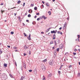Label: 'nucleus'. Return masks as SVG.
<instances>
[{"label": "nucleus", "mask_w": 80, "mask_h": 80, "mask_svg": "<svg viewBox=\"0 0 80 80\" xmlns=\"http://www.w3.org/2000/svg\"><path fill=\"white\" fill-rule=\"evenodd\" d=\"M57 32V30H56L55 31L53 30L52 31H51V33H56Z\"/></svg>", "instance_id": "nucleus-1"}, {"label": "nucleus", "mask_w": 80, "mask_h": 80, "mask_svg": "<svg viewBox=\"0 0 80 80\" xmlns=\"http://www.w3.org/2000/svg\"><path fill=\"white\" fill-rule=\"evenodd\" d=\"M63 48V46L60 45H59V48L60 49H62Z\"/></svg>", "instance_id": "nucleus-2"}, {"label": "nucleus", "mask_w": 80, "mask_h": 80, "mask_svg": "<svg viewBox=\"0 0 80 80\" xmlns=\"http://www.w3.org/2000/svg\"><path fill=\"white\" fill-rule=\"evenodd\" d=\"M49 64L50 65H52L53 64V62H52L51 61H50L49 62Z\"/></svg>", "instance_id": "nucleus-3"}, {"label": "nucleus", "mask_w": 80, "mask_h": 80, "mask_svg": "<svg viewBox=\"0 0 80 80\" xmlns=\"http://www.w3.org/2000/svg\"><path fill=\"white\" fill-rule=\"evenodd\" d=\"M3 77L4 78V80L7 79V75H4Z\"/></svg>", "instance_id": "nucleus-4"}, {"label": "nucleus", "mask_w": 80, "mask_h": 80, "mask_svg": "<svg viewBox=\"0 0 80 80\" xmlns=\"http://www.w3.org/2000/svg\"><path fill=\"white\" fill-rule=\"evenodd\" d=\"M56 37V36L55 35V34H53V37L52 38L53 40H55V39Z\"/></svg>", "instance_id": "nucleus-5"}, {"label": "nucleus", "mask_w": 80, "mask_h": 80, "mask_svg": "<svg viewBox=\"0 0 80 80\" xmlns=\"http://www.w3.org/2000/svg\"><path fill=\"white\" fill-rule=\"evenodd\" d=\"M57 41L58 44L60 43V40H59L58 39H57Z\"/></svg>", "instance_id": "nucleus-6"}, {"label": "nucleus", "mask_w": 80, "mask_h": 80, "mask_svg": "<svg viewBox=\"0 0 80 80\" xmlns=\"http://www.w3.org/2000/svg\"><path fill=\"white\" fill-rule=\"evenodd\" d=\"M28 47H27L26 45H25L24 46V48L25 49V50H26V49H28Z\"/></svg>", "instance_id": "nucleus-7"}, {"label": "nucleus", "mask_w": 80, "mask_h": 80, "mask_svg": "<svg viewBox=\"0 0 80 80\" xmlns=\"http://www.w3.org/2000/svg\"><path fill=\"white\" fill-rule=\"evenodd\" d=\"M33 72H34V74H37V70H36V69H35L34 70Z\"/></svg>", "instance_id": "nucleus-8"}, {"label": "nucleus", "mask_w": 80, "mask_h": 80, "mask_svg": "<svg viewBox=\"0 0 80 80\" xmlns=\"http://www.w3.org/2000/svg\"><path fill=\"white\" fill-rule=\"evenodd\" d=\"M78 42H79V40H80V39H79V38H80V35H78Z\"/></svg>", "instance_id": "nucleus-9"}, {"label": "nucleus", "mask_w": 80, "mask_h": 80, "mask_svg": "<svg viewBox=\"0 0 80 80\" xmlns=\"http://www.w3.org/2000/svg\"><path fill=\"white\" fill-rule=\"evenodd\" d=\"M46 68H45V67H44V68H42V70H43V71H45V70H46Z\"/></svg>", "instance_id": "nucleus-10"}, {"label": "nucleus", "mask_w": 80, "mask_h": 80, "mask_svg": "<svg viewBox=\"0 0 80 80\" xmlns=\"http://www.w3.org/2000/svg\"><path fill=\"white\" fill-rule=\"evenodd\" d=\"M54 42L55 43V46H56L57 45V42H56V40H54Z\"/></svg>", "instance_id": "nucleus-11"}, {"label": "nucleus", "mask_w": 80, "mask_h": 80, "mask_svg": "<svg viewBox=\"0 0 80 80\" xmlns=\"http://www.w3.org/2000/svg\"><path fill=\"white\" fill-rule=\"evenodd\" d=\"M42 18H44V20H45V19L47 18V17H45V16H43L42 17Z\"/></svg>", "instance_id": "nucleus-12"}, {"label": "nucleus", "mask_w": 80, "mask_h": 80, "mask_svg": "<svg viewBox=\"0 0 80 80\" xmlns=\"http://www.w3.org/2000/svg\"><path fill=\"white\" fill-rule=\"evenodd\" d=\"M51 75H52V74H48V78H50V77H51Z\"/></svg>", "instance_id": "nucleus-13"}, {"label": "nucleus", "mask_w": 80, "mask_h": 80, "mask_svg": "<svg viewBox=\"0 0 80 80\" xmlns=\"http://www.w3.org/2000/svg\"><path fill=\"white\" fill-rule=\"evenodd\" d=\"M9 76H10V77L11 78H13V76H12V74H9Z\"/></svg>", "instance_id": "nucleus-14"}, {"label": "nucleus", "mask_w": 80, "mask_h": 80, "mask_svg": "<svg viewBox=\"0 0 80 80\" xmlns=\"http://www.w3.org/2000/svg\"><path fill=\"white\" fill-rule=\"evenodd\" d=\"M47 59H46L44 60L43 61H42V62H47Z\"/></svg>", "instance_id": "nucleus-15"}, {"label": "nucleus", "mask_w": 80, "mask_h": 80, "mask_svg": "<svg viewBox=\"0 0 80 80\" xmlns=\"http://www.w3.org/2000/svg\"><path fill=\"white\" fill-rule=\"evenodd\" d=\"M34 10H37V7H35L34 8Z\"/></svg>", "instance_id": "nucleus-16"}, {"label": "nucleus", "mask_w": 80, "mask_h": 80, "mask_svg": "<svg viewBox=\"0 0 80 80\" xmlns=\"http://www.w3.org/2000/svg\"><path fill=\"white\" fill-rule=\"evenodd\" d=\"M4 67H7V64H6V63H5V64H4Z\"/></svg>", "instance_id": "nucleus-17"}, {"label": "nucleus", "mask_w": 80, "mask_h": 80, "mask_svg": "<svg viewBox=\"0 0 80 80\" xmlns=\"http://www.w3.org/2000/svg\"><path fill=\"white\" fill-rule=\"evenodd\" d=\"M48 13L49 14V15H51V12H50V11L48 12Z\"/></svg>", "instance_id": "nucleus-18"}, {"label": "nucleus", "mask_w": 80, "mask_h": 80, "mask_svg": "<svg viewBox=\"0 0 80 80\" xmlns=\"http://www.w3.org/2000/svg\"><path fill=\"white\" fill-rule=\"evenodd\" d=\"M28 17L30 18L31 17V15L30 14H29L28 16Z\"/></svg>", "instance_id": "nucleus-19"}, {"label": "nucleus", "mask_w": 80, "mask_h": 80, "mask_svg": "<svg viewBox=\"0 0 80 80\" xmlns=\"http://www.w3.org/2000/svg\"><path fill=\"white\" fill-rule=\"evenodd\" d=\"M65 24H64V27H63V28L64 29H65V28H66V27H65Z\"/></svg>", "instance_id": "nucleus-20"}, {"label": "nucleus", "mask_w": 80, "mask_h": 80, "mask_svg": "<svg viewBox=\"0 0 80 80\" xmlns=\"http://www.w3.org/2000/svg\"><path fill=\"white\" fill-rule=\"evenodd\" d=\"M53 41L51 42L50 45H51V44H53Z\"/></svg>", "instance_id": "nucleus-21"}, {"label": "nucleus", "mask_w": 80, "mask_h": 80, "mask_svg": "<svg viewBox=\"0 0 80 80\" xmlns=\"http://www.w3.org/2000/svg\"><path fill=\"white\" fill-rule=\"evenodd\" d=\"M13 49H17V47H14Z\"/></svg>", "instance_id": "nucleus-22"}, {"label": "nucleus", "mask_w": 80, "mask_h": 80, "mask_svg": "<svg viewBox=\"0 0 80 80\" xmlns=\"http://www.w3.org/2000/svg\"><path fill=\"white\" fill-rule=\"evenodd\" d=\"M28 38L29 40H31V38H29L28 37Z\"/></svg>", "instance_id": "nucleus-23"}, {"label": "nucleus", "mask_w": 80, "mask_h": 80, "mask_svg": "<svg viewBox=\"0 0 80 80\" xmlns=\"http://www.w3.org/2000/svg\"><path fill=\"white\" fill-rule=\"evenodd\" d=\"M21 2V1L19 0L18 2V3H20Z\"/></svg>", "instance_id": "nucleus-24"}, {"label": "nucleus", "mask_w": 80, "mask_h": 80, "mask_svg": "<svg viewBox=\"0 0 80 80\" xmlns=\"http://www.w3.org/2000/svg\"><path fill=\"white\" fill-rule=\"evenodd\" d=\"M13 33H14V32H11V34H12V35H13Z\"/></svg>", "instance_id": "nucleus-25"}, {"label": "nucleus", "mask_w": 80, "mask_h": 80, "mask_svg": "<svg viewBox=\"0 0 80 80\" xmlns=\"http://www.w3.org/2000/svg\"><path fill=\"white\" fill-rule=\"evenodd\" d=\"M78 77H80V73H78Z\"/></svg>", "instance_id": "nucleus-26"}, {"label": "nucleus", "mask_w": 80, "mask_h": 80, "mask_svg": "<svg viewBox=\"0 0 80 80\" xmlns=\"http://www.w3.org/2000/svg\"><path fill=\"white\" fill-rule=\"evenodd\" d=\"M73 54L74 55H77V53L75 52H73Z\"/></svg>", "instance_id": "nucleus-27"}, {"label": "nucleus", "mask_w": 80, "mask_h": 80, "mask_svg": "<svg viewBox=\"0 0 80 80\" xmlns=\"http://www.w3.org/2000/svg\"><path fill=\"white\" fill-rule=\"evenodd\" d=\"M59 50H60V49H59V48H58L57 49V52H58V51H59Z\"/></svg>", "instance_id": "nucleus-28"}, {"label": "nucleus", "mask_w": 80, "mask_h": 80, "mask_svg": "<svg viewBox=\"0 0 80 80\" xmlns=\"http://www.w3.org/2000/svg\"><path fill=\"white\" fill-rule=\"evenodd\" d=\"M23 34L24 35V37H27V35H26V34H25V33H24Z\"/></svg>", "instance_id": "nucleus-29"}, {"label": "nucleus", "mask_w": 80, "mask_h": 80, "mask_svg": "<svg viewBox=\"0 0 80 80\" xmlns=\"http://www.w3.org/2000/svg\"><path fill=\"white\" fill-rule=\"evenodd\" d=\"M46 5H47V6L48 7H49V6H50V5H49V4H48V3L46 4Z\"/></svg>", "instance_id": "nucleus-30"}, {"label": "nucleus", "mask_w": 80, "mask_h": 80, "mask_svg": "<svg viewBox=\"0 0 80 80\" xmlns=\"http://www.w3.org/2000/svg\"><path fill=\"white\" fill-rule=\"evenodd\" d=\"M13 62H14V63H16V61H15V60H13Z\"/></svg>", "instance_id": "nucleus-31"}, {"label": "nucleus", "mask_w": 80, "mask_h": 80, "mask_svg": "<svg viewBox=\"0 0 80 80\" xmlns=\"http://www.w3.org/2000/svg\"><path fill=\"white\" fill-rule=\"evenodd\" d=\"M39 20H40V18H38L37 19V21H39Z\"/></svg>", "instance_id": "nucleus-32"}, {"label": "nucleus", "mask_w": 80, "mask_h": 80, "mask_svg": "<svg viewBox=\"0 0 80 80\" xmlns=\"http://www.w3.org/2000/svg\"><path fill=\"white\" fill-rule=\"evenodd\" d=\"M39 14H40V13L38 12V13H36L37 15H39Z\"/></svg>", "instance_id": "nucleus-33"}, {"label": "nucleus", "mask_w": 80, "mask_h": 80, "mask_svg": "<svg viewBox=\"0 0 80 80\" xmlns=\"http://www.w3.org/2000/svg\"><path fill=\"white\" fill-rule=\"evenodd\" d=\"M4 12V11H3V10H1V12H2V13H3V12Z\"/></svg>", "instance_id": "nucleus-34"}, {"label": "nucleus", "mask_w": 80, "mask_h": 80, "mask_svg": "<svg viewBox=\"0 0 80 80\" xmlns=\"http://www.w3.org/2000/svg\"><path fill=\"white\" fill-rule=\"evenodd\" d=\"M34 6V5H33V4H31V7H33Z\"/></svg>", "instance_id": "nucleus-35"}, {"label": "nucleus", "mask_w": 80, "mask_h": 80, "mask_svg": "<svg viewBox=\"0 0 80 80\" xmlns=\"http://www.w3.org/2000/svg\"><path fill=\"white\" fill-rule=\"evenodd\" d=\"M29 72H32V70H29Z\"/></svg>", "instance_id": "nucleus-36"}, {"label": "nucleus", "mask_w": 80, "mask_h": 80, "mask_svg": "<svg viewBox=\"0 0 80 80\" xmlns=\"http://www.w3.org/2000/svg\"><path fill=\"white\" fill-rule=\"evenodd\" d=\"M57 33L58 34H60V32L59 31H58Z\"/></svg>", "instance_id": "nucleus-37"}, {"label": "nucleus", "mask_w": 80, "mask_h": 80, "mask_svg": "<svg viewBox=\"0 0 80 80\" xmlns=\"http://www.w3.org/2000/svg\"><path fill=\"white\" fill-rule=\"evenodd\" d=\"M23 55L24 56H25V55H27V54L25 53H23Z\"/></svg>", "instance_id": "nucleus-38"}, {"label": "nucleus", "mask_w": 80, "mask_h": 80, "mask_svg": "<svg viewBox=\"0 0 80 80\" xmlns=\"http://www.w3.org/2000/svg\"><path fill=\"white\" fill-rule=\"evenodd\" d=\"M25 3L24 2L23 4V6L24 7L25 6Z\"/></svg>", "instance_id": "nucleus-39"}, {"label": "nucleus", "mask_w": 80, "mask_h": 80, "mask_svg": "<svg viewBox=\"0 0 80 80\" xmlns=\"http://www.w3.org/2000/svg\"><path fill=\"white\" fill-rule=\"evenodd\" d=\"M77 49H75L74 50V51H75V52H76V51H77Z\"/></svg>", "instance_id": "nucleus-40"}, {"label": "nucleus", "mask_w": 80, "mask_h": 80, "mask_svg": "<svg viewBox=\"0 0 80 80\" xmlns=\"http://www.w3.org/2000/svg\"><path fill=\"white\" fill-rule=\"evenodd\" d=\"M3 5V3H2L0 4V5Z\"/></svg>", "instance_id": "nucleus-41"}, {"label": "nucleus", "mask_w": 80, "mask_h": 80, "mask_svg": "<svg viewBox=\"0 0 80 80\" xmlns=\"http://www.w3.org/2000/svg\"><path fill=\"white\" fill-rule=\"evenodd\" d=\"M22 25L23 26H25V24L24 23H22Z\"/></svg>", "instance_id": "nucleus-42"}, {"label": "nucleus", "mask_w": 80, "mask_h": 80, "mask_svg": "<svg viewBox=\"0 0 80 80\" xmlns=\"http://www.w3.org/2000/svg\"><path fill=\"white\" fill-rule=\"evenodd\" d=\"M30 35H31V34H29V38H30V37H31L30 36Z\"/></svg>", "instance_id": "nucleus-43"}, {"label": "nucleus", "mask_w": 80, "mask_h": 80, "mask_svg": "<svg viewBox=\"0 0 80 80\" xmlns=\"http://www.w3.org/2000/svg\"><path fill=\"white\" fill-rule=\"evenodd\" d=\"M27 22H29V20H26Z\"/></svg>", "instance_id": "nucleus-44"}, {"label": "nucleus", "mask_w": 80, "mask_h": 80, "mask_svg": "<svg viewBox=\"0 0 80 80\" xmlns=\"http://www.w3.org/2000/svg\"><path fill=\"white\" fill-rule=\"evenodd\" d=\"M49 31H48V29H47L46 30V32H49Z\"/></svg>", "instance_id": "nucleus-45"}, {"label": "nucleus", "mask_w": 80, "mask_h": 80, "mask_svg": "<svg viewBox=\"0 0 80 80\" xmlns=\"http://www.w3.org/2000/svg\"><path fill=\"white\" fill-rule=\"evenodd\" d=\"M36 24V22L35 21H34V25H35Z\"/></svg>", "instance_id": "nucleus-46"}, {"label": "nucleus", "mask_w": 80, "mask_h": 80, "mask_svg": "<svg viewBox=\"0 0 80 80\" xmlns=\"http://www.w3.org/2000/svg\"><path fill=\"white\" fill-rule=\"evenodd\" d=\"M42 80H45V77H44L43 79H42Z\"/></svg>", "instance_id": "nucleus-47"}, {"label": "nucleus", "mask_w": 80, "mask_h": 80, "mask_svg": "<svg viewBox=\"0 0 80 80\" xmlns=\"http://www.w3.org/2000/svg\"><path fill=\"white\" fill-rule=\"evenodd\" d=\"M7 47L8 48H10V46H7Z\"/></svg>", "instance_id": "nucleus-48"}, {"label": "nucleus", "mask_w": 80, "mask_h": 80, "mask_svg": "<svg viewBox=\"0 0 80 80\" xmlns=\"http://www.w3.org/2000/svg\"><path fill=\"white\" fill-rule=\"evenodd\" d=\"M60 33L61 35H63V33H62V32H60Z\"/></svg>", "instance_id": "nucleus-49"}, {"label": "nucleus", "mask_w": 80, "mask_h": 80, "mask_svg": "<svg viewBox=\"0 0 80 80\" xmlns=\"http://www.w3.org/2000/svg\"><path fill=\"white\" fill-rule=\"evenodd\" d=\"M18 18L19 20H20V19H21L20 17H18Z\"/></svg>", "instance_id": "nucleus-50"}, {"label": "nucleus", "mask_w": 80, "mask_h": 80, "mask_svg": "<svg viewBox=\"0 0 80 80\" xmlns=\"http://www.w3.org/2000/svg\"><path fill=\"white\" fill-rule=\"evenodd\" d=\"M62 28V27H60V28H59V30H61Z\"/></svg>", "instance_id": "nucleus-51"}, {"label": "nucleus", "mask_w": 80, "mask_h": 80, "mask_svg": "<svg viewBox=\"0 0 80 80\" xmlns=\"http://www.w3.org/2000/svg\"><path fill=\"white\" fill-rule=\"evenodd\" d=\"M24 67L25 68H26V66L25 65H25L24 66Z\"/></svg>", "instance_id": "nucleus-52"}, {"label": "nucleus", "mask_w": 80, "mask_h": 80, "mask_svg": "<svg viewBox=\"0 0 80 80\" xmlns=\"http://www.w3.org/2000/svg\"><path fill=\"white\" fill-rule=\"evenodd\" d=\"M72 67V65H70L69 66V68H71Z\"/></svg>", "instance_id": "nucleus-53"}, {"label": "nucleus", "mask_w": 80, "mask_h": 80, "mask_svg": "<svg viewBox=\"0 0 80 80\" xmlns=\"http://www.w3.org/2000/svg\"><path fill=\"white\" fill-rule=\"evenodd\" d=\"M0 51L1 53H2V51H1V50H0Z\"/></svg>", "instance_id": "nucleus-54"}, {"label": "nucleus", "mask_w": 80, "mask_h": 80, "mask_svg": "<svg viewBox=\"0 0 80 80\" xmlns=\"http://www.w3.org/2000/svg\"><path fill=\"white\" fill-rule=\"evenodd\" d=\"M62 66H63V65H61V66H60V68H62Z\"/></svg>", "instance_id": "nucleus-55"}, {"label": "nucleus", "mask_w": 80, "mask_h": 80, "mask_svg": "<svg viewBox=\"0 0 80 80\" xmlns=\"http://www.w3.org/2000/svg\"><path fill=\"white\" fill-rule=\"evenodd\" d=\"M60 71H58V73H60Z\"/></svg>", "instance_id": "nucleus-56"}, {"label": "nucleus", "mask_w": 80, "mask_h": 80, "mask_svg": "<svg viewBox=\"0 0 80 80\" xmlns=\"http://www.w3.org/2000/svg\"><path fill=\"white\" fill-rule=\"evenodd\" d=\"M42 3H43V4H44V3H45V2H44L43 1H42Z\"/></svg>", "instance_id": "nucleus-57"}, {"label": "nucleus", "mask_w": 80, "mask_h": 80, "mask_svg": "<svg viewBox=\"0 0 80 80\" xmlns=\"http://www.w3.org/2000/svg\"><path fill=\"white\" fill-rule=\"evenodd\" d=\"M41 33H42V34H43V33H44V32H41Z\"/></svg>", "instance_id": "nucleus-58"}, {"label": "nucleus", "mask_w": 80, "mask_h": 80, "mask_svg": "<svg viewBox=\"0 0 80 80\" xmlns=\"http://www.w3.org/2000/svg\"><path fill=\"white\" fill-rule=\"evenodd\" d=\"M67 19L68 20H69V18H67Z\"/></svg>", "instance_id": "nucleus-59"}, {"label": "nucleus", "mask_w": 80, "mask_h": 80, "mask_svg": "<svg viewBox=\"0 0 80 80\" xmlns=\"http://www.w3.org/2000/svg\"><path fill=\"white\" fill-rule=\"evenodd\" d=\"M50 28H48V30L49 31L50 30Z\"/></svg>", "instance_id": "nucleus-60"}, {"label": "nucleus", "mask_w": 80, "mask_h": 80, "mask_svg": "<svg viewBox=\"0 0 80 80\" xmlns=\"http://www.w3.org/2000/svg\"><path fill=\"white\" fill-rule=\"evenodd\" d=\"M37 16H35L34 17V18H37Z\"/></svg>", "instance_id": "nucleus-61"}, {"label": "nucleus", "mask_w": 80, "mask_h": 80, "mask_svg": "<svg viewBox=\"0 0 80 80\" xmlns=\"http://www.w3.org/2000/svg\"><path fill=\"white\" fill-rule=\"evenodd\" d=\"M14 64H15L16 66H17V62H15Z\"/></svg>", "instance_id": "nucleus-62"}, {"label": "nucleus", "mask_w": 80, "mask_h": 80, "mask_svg": "<svg viewBox=\"0 0 80 80\" xmlns=\"http://www.w3.org/2000/svg\"><path fill=\"white\" fill-rule=\"evenodd\" d=\"M32 10H31V13H32Z\"/></svg>", "instance_id": "nucleus-63"}, {"label": "nucleus", "mask_w": 80, "mask_h": 80, "mask_svg": "<svg viewBox=\"0 0 80 80\" xmlns=\"http://www.w3.org/2000/svg\"><path fill=\"white\" fill-rule=\"evenodd\" d=\"M79 64V65H80V62H78Z\"/></svg>", "instance_id": "nucleus-64"}]
</instances>
